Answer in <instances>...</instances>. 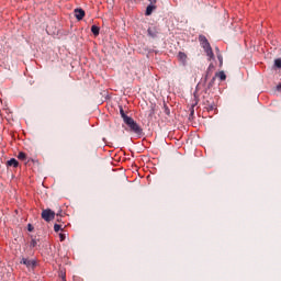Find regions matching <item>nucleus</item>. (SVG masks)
I'll list each match as a JSON object with an SVG mask.
<instances>
[{
    "label": "nucleus",
    "instance_id": "obj_15",
    "mask_svg": "<svg viewBox=\"0 0 281 281\" xmlns=\"http://www.w3.org/2000/svg\"><path fill=\"white\" fill-rule=\"evenodd\" d=\"M274 67H277V69H281V58L274 59Z\"/></svg>",
    "mask_w": 281,
    "mask_h": 281
},
{
    "label": "nucleus",
    "instance_id": "obj_6",
    "mask_svg": "<svg viewBox=\"0 0 281 281\" xmlns=\"http://www.w3.org/2000/svg\"><path fill=\"white\" fill-rule=\"evenodd\" d=\"M85 10L82 9H75V16L77 19V21H82V19H85Z\"/></svg>",
    "mask_w": 281,
    "mask_h": 281
},
{
    "label": "nucleus",
    "instance_id": "obj_14",
    "mask_svg": "<svg viewBox=\"0 0 281 281\" xmlns=\"http://www.w3.org/2000/svg\"><path fill=\"white\" fill-rule=\"evenodd\" d=\"M18 159H21V161H25V159H27V155H25V153L20 151L18 155Z\"/></svg>",
    "mask_w": 281,
    "mask_h": 281
},
{
    "label": "nucleus",
    "instance_id": "obj_23",
    "mask_svg": "<svg viewBox=\"0 0 281 281\" xmlns=\"http://www.w3.org/2000/svg\"><path fill=\"white\" fill-rule=\"evenodd\" d=\"M207 110L209 111H214V104L209 105Z\"/></svg>",
    "mask_w": 281,
    "mask_h": 281
},
{
    "label": "nucleus",
    "instance_id": "obj_28",
    "mask_svg": "<svg viewBox=\"0 0 281 281\" xmlns=\"http://www.w3.org/2000/svg\"><path fill=\"white\" fill-rule=\"evenodd\" d=\"M130 1H135V0H130Z\"/></svg>",
    "mask_w": 281,
    "mask_h": 281
},
{
    "label": "nucleus",
    "instance_id": "obj_10",
    "mask_svg": "<svg viewBox=\"0 0 281 281\" xmlns=\"http://www.w3.org/2000/svg\"><path fill=\"white\" fill-rule=\"evenodd\" d=\"M7 166L12 168H19V160H16L15 158H11L7 161Z\"/></svg>",
    "mask_w": 281,
    "mask_h": 281
},
{
    "label": "nucleus",
    "instance_id": "obj_4",
    "mask_svg": "<svg viewBox=\"0 0 281 281\" xmlns=\"http://www.w3.org/2000/svg\"><path fill=\"white\" fill-rule=\"evenodd\" d=\"M159 32H161V30L158 26H149L147 30V34L150 38H157V36H159Z\"/></svg>",
    "mask_w": 281,
    "mask_h": 281
},
{
    "label": "nucleus",
    "instance_id": "obj_16",
    "mask_svg": "<svg viewBox=\"0 0 281 281\" xmlns=\"http://www.w3.org/2000/svg\"><path fill=\"white\" fill-rule=\"evenodd\" d=\"M36 245H38V240L32 239V240L30 241V247H31V249H34V247H36Z\"/></svg>",
    "mask_w": 281,
    "mask_h": 281
},
{
    "label": "nucleus",
    "instance_id": "obj_26",
    "mask_svg": "<svg viewBox=\"0 0 281 281\" xmlns=\"http://www.w3.org/2000/svg\"><path fill=\"white\" fill-rule=\"evenodd\" d=\"M215 49L217 52V55L221 54V50L218 49V47H216Z\"/></svg>",
    "mask_w": 281,
    "mask_h": 281
},
{
    "label": "nucleus",
    "instance_id": "obj_11",
    "mask_svg": "<svg viewBox=\"0 0 281 281\" xmlns=\"http://www.w3.org/2000/svg\"><path fill=\"white\" fill-rule=\"evenodd\" d=\"M120 115L123 120V122L130 120L131 116L126 115V113L124 112V108L120 106Z\"/></svg>",
    "mask_w": 281,
    "mask_h": 281
},
{
    "label": "nucleus",
    "instance_id": "obj_1",
    "mask_svg": "<svg viewBox=\"0 0 281 281\" xmlns=\"http://www.w3.org/2000/svg\"><path fill=\"white\" fill-rule=\"evenodd\" d=\"M124 124H126V126H128L131 133H135V135L144 134V130L142 128V126H139V124H137V122H135V120H133V117L130 116L124 122Z\"/></svg>",
    "mask_w": 281,
    "mask_h": 281
},
{
    "label": "nucleus",
    "instance_id": "obj_18",
    "mask_svg": "<svg viewBox=\"0 0 281 281\" xmlns=\"http://www.w3.org/2000/svg\"><path fill=\"white\" fill-rule=\"evenodd\" d=\"M217 59L220 61V66H223V55L221 53L217 54Z\"/></svg>",
    "mask_w": 281,
    "mask_h": 281
},
{
    "label": "nucleus",
    "instance_id": "obj_5",
    "mask_svg": "<svg viewBox=\"0 0 281 281\" xmlns=\"http://www.w3.org/2000/svg\"><path fill=\"white\" fill-rule=\"evenodd\" d=\"M200 45L203 47V49H206L207 47H211L210 42L207 41V37L205 35H200L199 36Z\"/></svg>",
    "mask_w": 281,
    "mask_h": 281
},
{
    "label": "nucleus",
    "instance_id": "obj_19",
    "mask_svg": "<svg viewBox=\"0 0 281 281\" xmlns=\"http://www.w3.org/2000/svg\"><path fill=\"white\" fill-rule=\"evenodd\" d=\"M61 226L59 224L54 225V232H60Z\"/></svg>",
    "mask_w": 281,
    "mask_h": 281
},
{
    "label": "nucleus",
    "instance_id": "obj_9",
    "mask_svg": "<svg viewBox=\"0 0 281 281\" xmlns=\"http://www.w3.org/2000/svg\"><path fill=\"white\" fill-rule=\"evenodd\" d=\"M204 52H205L206 56L209 57V60H214V50H212V46L204 48Z\"/></svg>",
    "mask_w": 281,
    "mask_h": 281
},
{
    "label": "nucleus",
    "instance_id": "obj_8",
    "mask_svg": "<svg viewBox=\"0 0 281 281\" xmlns=\"http://www.w3.org/2000/svg\"><path fill=\"white\" fill-rule=\"evenodd\" d=\"M178 60H180V63H182V65H186L188 63V55L183 52H179Z\"/></svg>",
    "mask_w": 281,
    "mask_h": 281
},
{
    "label": "nucleus",
    "instance_id": "obj_17",
    "mask_svg": "<svg viewBox=\"0 0 281 281\" xmlns=\"http://www.w3.org/2000/svg\"><path fill=\"white\" fill-rule=\"evenodd\" d=\"M214 82H216V77H213V78L211 79V81L209 82L207 88H209V89H212V87H214Z\"/></svg>",
    "mask_w": 281,
    "mask_h": 281
},
{
    "label": "nucleus",
    "instance_id": "obj_24",
    "mask_svg": "<svg viewBox=\"0 0 281 281\" xmlns=\"http://www.w3.org/2000/svg\"><path fill=\"white\" fill-rule=\"evenodd\" d=\"M165 113H166L167 115H170V110H169L168 108H166Z\"/></svg>",
    "mask_w": 281,
    "mask_h": 281
},
{
    "label": "nucleus",
    "instance_id": "obj_25",
    "mask_svg": "<svg viewBox=\"0 0 281 281\" xmlns=\"http://www.w3.org/2000/svg\"><path fill=\"white\" fill-rule=\"evenodd\" d=\"M277 89L281 91V83L277 86Z\"/></svg>",
    "mask_w": 281,
    "mask_h": 281
},
{
    "label": "nucleus",
    "instance_id": "obj_13",
    "mask_svg": "<svg viewBox=\"0 0 281 281\" xmlns=\"http://www.w3.org/2000/svg\"><path fill=\"white\" fill-rule=\"evenodd\" d=\"M91 32L92 34H94L95 36L100 35V29L97 25H92L91 26Z\"/></svg>",
    "mask_w": 281,
    "mask_h": 281
},
{
    "label": "nucleus",
    "instance_id": "obj_2",
    "mask_svg": "<svg viewBox=\"0 0 281 281\" xmlns=\"http://www.w3.org/2000/svg\"><path fill=\"white\" fill-rule=\"evenodd\" d=\"M55 216H56V213L50 209H46L42 211V218H44L46 223H49V221H54Z\"/></svg>",
    "mask_w": 281,
    "mask_h": 281
},
{
    "label": "nucleus",
    "instance_id": "obj_3",
    "mask_svg": "<svg viewBox=\"0 0 281 281\" xmlns=\"http://www.w3.org/2000/svg\"><path fill=\"white\" fill-rule=\"evenodd\" d=\"M20 265H24L26 269H35L36 260L23 257L20 261Z\"/></svg>",
    "mask_w": 281,
    "mask_h": 281
},
{
    "label": "nucleus",
    "instance_id": "obj_7",
    "mask_svg": "<svg viewBox=\"0 0 281 281\" xmlns=\"http://www.w3.org/2000/svg\"><path fill=\"white\" fill-rule=\"evenodd\" d=\"M155 10H157V4H148L145 11V16H150Z\"/></svg>",
    "mask_w": 281,
    "mask_h": 281
},
{
    "label": "nucleus",
    "instance_id": "obj_22",
    "mask_svg": "<svg viewBox=\"0 0 281 281\" xmlns=\"http://www.w3.org/2000/svg\"><path fill=\"white\" fill-rule=\"evenodd\" d=\"M27 229H29L30 232H34V226H32V224H29V225H27Z\"/></svg>",
    "mask_w": 281,
    "mask_h": 281
},
{
    "label": "nucleus",
    "instance_id": "obj_27",
    "mask_svg": "<svg viewBox=\"0 0 281 281\" xmlns=\"http://www.w3.org/2000/svg\"><path fill=\"white\" fill-rule=\"evenodd\" d=\"M213 67H214V65L211 64V65L209 66V69H212Z\"/></svg>",
    "mask_w": 281,
    "mask_h": 281
},
{
    "label": "nucleus",
    "instance_id": "obj_12",
    "mask_svg": "<svg viewBox=\"0 0 281 281\" xmlns=\"http://www.w3.org/2000/svg\"><path fill=\"white\" fill-rule=\"evenodd\" d=\"M215 78H220V80L224 81L227 80V75L224 71H220L215 74Z\"/></svg>",
    "mask_w": 281,
    "mask_h": 281
},
{
    "label": "nucleus",
    "instance_id": "obj_20",
    "mask_svg": "<svg viewBox=\"0 0 281 281\" xmlns=\"http://www.w3.org/2000/svg\"><path fill=\"white\" fill-rule=\"evenodd\" d=\"M65 238H66L65 234L60 233L59 234V239H60L61 243L65 240Z\"/></svg>",
    "mask_w": 281,
    "mask_h": 281
},
{
    "label": "nucleus",
    "instance_id": "obj_21",
    "mask_svg": "<svg viewBox=\"0 0 281 281\" xmlns=\"http://www.w3.org/2000/svg\"><path fill=\"white\" fill-rule=\"evenodd\" d=\"M149 1V5H157V0H148Z\"/></svg>",
    "mask_w": 281,
    "mask_h": 281
}]
</instances>
